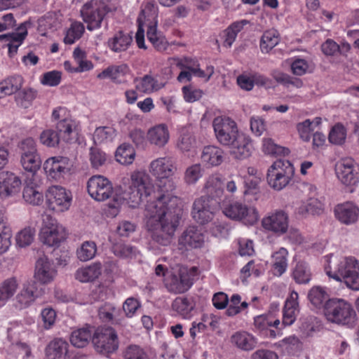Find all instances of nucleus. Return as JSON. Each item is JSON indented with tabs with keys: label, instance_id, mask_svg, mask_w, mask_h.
<instances>
[{
	"label": "nucleus",
	"instance_id": "nucleus-1",
	"mask_svg": "<svg viewBox=\"0 0 359 359\" xmlns=\"http://www.w3.org/2000/svg\"><path fill=\"white\" fill-rule=\"evenodd\" d=\"M182 213L177 198H170L167 203L166 196L163 194L157 200L147 202L144 213L146 227L152 240L163 246L170 244Z\"/></svg>",
	"mask_w": 359,
	"mask_h": 359
},
{
	"label": "nucleus",
	"instance_id": "nucleus-2",
	"mask_svg": "<svg viewBox=\"0 0 359 359\" xmlns=\"http://www.w3.org/2000/svg\"><path fill=\"white\" fill-rule=\"evenodd\" d=\"M128 188H125L123 198L127 201L131 207H136L142 201L143 197L150 195L151 182L149 175L144 171H134L130 178L123 179V184L130 183Z\"/></svg>",
	"mask_w": 359,
	"mask_h": 359
},
{
	"label": "nucleus",
	"instance_id": "nucleus-3",
	"mask_svg": "<svg viewBox=\"0 0 359 359\" xmlns=\"http://www.w3.org/2000/svg\"><path fill=\"white\" fill-rule=\"evenodd\" d=\"M329 268H325L329 277L344 281L348 287L353 290H359V263L354 257H344L334 264L333 269Z\"/></svg>",
	"mask_w": 359,
	"mask_h": 359
},
{
	"label": "nucleus",
	"instance_id": "nucleus-4",
	"mask_svg": "<svg viewBox=\"0 0 359 359\" xmlns=\"http://www.w3.org/2000/svg\"><path fill=\"white\" fill-rule=\"evenodd\" d=\"M324 315L331 323L353 327L356 313L351 304L342 299H331L325 304Z\"/></svg>",
	"mask_w": 359,
	"mask_h": 359
},
{
	"label": "nucleus",
	"instance_id": "nucleus-5",
	"mask_svg": "<svg viewBox=\"0 0 359 359\" xmlns=\"http://www.w3.org/2000/svg\"><path fill=\"white\" fill-rule=\"evenodd\" d=\"M176 170L175 161L170 156L156 158L149 165L150 172L158 179V187L163 193L171 192L175 189V184L170 177Z\"/></svg>",
	"mask_w": 359,
	"mask_h": 359
},
{
	"label": "nucleus",
	"instance_id": "nucleus-6",
	"mask_svg": "<svg viewBox=\"0 0 359 359\" xmlns=\"http://www.w3.org/2000/svg\"><path fill=\"white\" fill-rule=\"evenodd\" d=\"M293 173L294 168L290 161L278 160L268 169V184L275 190H282L289 184Z\"/></svg>",
	"mask_w": 359,
	"mask_h": 359
},
{
	"label": "nucleus",
	"instance_id": "nucleus-7",
	"mask_svg": "<svg viewBox=\"0 0 359 359\" xmlns=\"http://www.w3.org/2000/svg\"><path fill=\"white\" fill-rule=\"evenodd\" d=\"M109 11L107 5L103 1L90 0L83 4L80 13L83 20L87 24V29L93 31L101 27Z\"/></svg>",
	"mask_w": 359,
	"mask_h": 359
},
{
	"label": "nucleus",
	"instance_id": "nucleus-8",
	"mask_svg": "<svg viewBox=\"0 0 359 359\" xmlns=\"http://www.w3.org/2000/svg\"><path fill=\"white\" fill-rule=\"evenodd\" d=\"M72 121L64 118L57 122L55 129L44 130L39 135L40 142L48 147H56L61 140L68 142L73 132Z\"/></svg>",
	"mask_w": 359,
	"mask_h": 359
},
{
	"label": "nucleus",
	"instance_id": "nucleus-9",
	"mask_svg": "<svg viewBox=\"0 0 359 359\" xmlns=\"http://www.w3.org/2000/svg\"><path fill=\"white\" fill-rule=\"evenodd\" d=\"M65 229L57 223L50 215H43V225L40 231V239L43 244L50 247H57L65 240Z\"/></svg>",
	"mask_w": 359,
	"mask_h": 359
},
{
	"label": "nucleus",
	"instance_id": "nucleus-10",
	"mask_svg": "<svg viewBox=\"0 0 359 359\" xmlns=\"http://www.w3.org/2000/svg\"><path fill=\"white\" fill-rule=\"evenodd\" d=\"M223 213L229 218L253 225L259 219L257 209L239 201H232L223 208Z\"/></svg>",
	"mask_w": 359,
	"mask_h": 359
},
{
	"label": "nucleus",
	"instance_id": "nucleus-11",
	"mask_svg": "<svg viewBox=\"0 0 359 359\" xmlns=\"http://www.w3.org/2000/svg\"><path fill=\"white\" fill-rule=\"evenodd\" d=\"M92 342L97 351L102 354L113 353L118 347L117 334L111 327L96 329L93 334Z\"/></svg>",
	"mask_w": 359,
	"mask_h": 359
},
{
	"label": "nucleus",
	"instance_id": "nucleus-12",
	"mask_svg": "<svg viewBox=\"0 0 359 359\" xmlns=\"http://www.w3.org/2000/svg\"><path fill=\"white\" fill-rule=\"evenodd\" d=\"M212 125L217 140L224 146L229 147L240 133L236 122L229 118L216 117Z\"/></svg>",
	"mask_w": 359,
	"mask_h": 359
},
{
	"label": "nucleus",
	"instance_id": "nucleus-13",
	"mask_svg": "<svg viewBox=\"0 0 359 359\" xmlns=\"http://www.w3.org/2000/svg\"><path fill=\"white\" fill-rule=\"evenodd\" d=\"M87 189L89 195L98 201L108 199L113 194L111 182L102 175L91 177L88 181Z\"/></svg>",
	"mask_w": 359,
	"mask_h": 359
},
{
	"label": "nucleus",
	"instance_id": "nucleus-14",
	"mask_svg": "<svg viewBox=\"0 0 359 359\" xmlns=\"http://www.w3.org/2000/svg\"><path fill=\"white\" fill-rule=\"evenodd\" d=\"M72 167L70 160L64 156L48 158L43 163V170L47 176L53 180H60L67 174Z\"/></svg>",
	"mask_w": 359,
	"mask_h": 359
},
{
	"label": "nucleus",
	"instance_id": "nucleus-15",
	"mask_svg": "<svg viewBox=\"0 0 359 359\" xmlns=\"http://www.w3.org/2000/svg\"><path fill=\"white\" fill-rule=\"evenodd\" d=\"M336 174L345 185L354 186L359 182V166L351 159L343 160L337 163Z\"/></svg>",
	"mask_w": 359,
	"mask_h": 359
},
{
	"label": "nucleus",
	"instance_id": "nucleus-16",
	"mask_svg": "<svg viewBox=\"0 0 359 359\" xmlns=\"http://www.w3.org/2000/svg\"><path fill=\"white\" fill-rule=\"evenodd\" d=\"M289 218L287 214L282 210H276L262 219V226L275 233L281 235L287 232Z\"/></svg>",
	"mask_w": 359,
	"mask_h": 359
},
{
	"label": "nucleus",
	"instance_id": "nucleus-17",
	"mask_svg": "<svg viewBox=\"0 0 359 359\" xmlns=\"http://www.w3.org/2000/svg\"><path fill=\"white\" fill-rule=\"evenodd\" d=\"M46 198L49 208L55 211H64L70 206L71 197L62 187H50L46 194Z\"/></svg>",
	"mask_w": 359,
	"mask_h": 359
},
{
	"label": "nucleus",
	"instance_id": "nucleus-18",
	"mask_svg": "<svg viewBox=\"0 0 359 359\" xmlns=\"http://www.w3.org/2000/svg\"><path fill=\"white\" fill-rule=\"evenodd\" d=\"M42 293V288H39V284L35 280H31L25 285L22 290L17 294L14 305L19 309L27 308Z\"/></svg>",
	"mask_w": 359,
	"mask_h": 359
},
{
	"label": "nucleus",
	"instance_id": "nucleus-19",
	"mask_svg": "<svg viewBox=\"0 0 359 359\" xmlns=\"http://www.w3.org/2000/svg\"><path fill=\"white\" fill-rule=\"evenodd\" d=\"M57 273L53 264L46 256L39 257L36 263L34 278L39 284H48L53 280Z\"/></svg>",
	"mask_w": 359,
	"mask_h": 359
},
{
	"label": "nucleus",
	"instance_id": "nucleus-20",
	"mask_svg": "<svg viewBox=\"0 0 359 359\" xmlns=\"http://www.w3.org/2000/svg\"><path fill=\"white\" fill-rule=\"evenodd\" d=\"M191 215L201 225L210 222L213 218V212L210 209V199L205 196L196 199L193 203Z\"/></svg>",
	"mask_w": 359,
	"mask_h": 359
},
{
	"label": "nucleus",
	"instance_id": "nucleus-21",
	"mask_svg": "<svg viewBox=\"0 0 359 359\" xmlns=\"http://www.w3.org/2000/svg\"><path fill=\"white\" fill-rule=\"evenodd\" d=\"M334 214L341 223L346 225L353 224L359 218V208L352 202H346L334 208Z\"/></svg>",
	"mask_w": 359,
	"mask_h": 359
},
{
	"label": "nucleus",
	"instance_id": "nucleus-22",
	"mask_svg": "<svg viewBox=\"0 0 359 359\" xmlns=\"http://www.w3.org/2000/svg\"><path fill=\"white\" fill-rule=\"evenodd\" d=\"M229 146L231 154L237 159H244L251 155L252 146L251 140L247 135L240 132Z\"/></svg>",
	"mask_w": 359,
	"mask_h": 359
},
{
	"label": "nucleus",
	"instance_id": "nucleus-23",
	"mask_svg": "<svg viewBox=\"0 0 359 359\" xmlns=\"http://www.w3.org/2000/svg\"><path fill=\"white\" fill-rule=\"evenodd\" d=\"M21 185L20 178L10 172L0 174V197L5 198L19 192Z\"/></svg>",
	"mask_w": 359,
	"mask_h": 359
},
{
	"label": "nucleus",
	"instance_id": "nucleus-24",
	"mask_svg": "<svg viewBox=\"0 0 359 359\" xmlns=\"http://www.w3.org/2000/svg\"><path fill=\"white\" fill-rule=\"evenodd\" d=\"M205 241V236L201 229L196 226H189L179 238V244L187 250L200 248Z\"/></svg>",
	"mask_w": 359,
	"mask_h": 359
},
{
	"label": "nucleus",
	"instance_id": "nucleus-25",
	"mask_svg": "<svg viewBox=\"0 0 359 359\" xmlns=\"http://www.w3.org/2000/svg\"><path fill=\"white\" fill-rule=\"evenodd\" d=\"M156 11L157 8L154 4L147 3L137 18L138 29L135 34V39L137 45L140 48H146L144 45V31L143 29L144 21L145 20H154L156 16Z\"/></svg>",
	"mask_w": 359,
	"mask_h": 359
},
{
	"label": "nucleus",
	"instance_id": "nucleus-26",
	"mask_svg": "<svg viewBox=\"0 0 359 359\" xmlns=\"http://www.w3.org/2000/svg\"><path fill=\"white\" fill-rule=\"evenodd\" d=\"M193 283L187 276H177L170 274L165 280V286L170 292L175 294H181L187 291Z\"/></svg>",
	"mask_w": 359,
	"mask_h": 359
},
{
	"label": "nucleus",
	"instance_id": "nucleus-27",
	"mask_svg": "<svg viewBox=\"0 0 359 359\" xmlns=\"http://www.w3.org/2000/svg\"><path fill=\"white\" fill-rule=\"evenodd\" d=\"M231 342L238 348L250 351L253 350L257 344V339L246 332H237L231 337Z\"/></svg>",
	"mask_w": 359,
	"mask_h": 359
},
{
	"label": "nucleus",
	"instance_id": "nucleus-28",
	"mask_svg": "<svg viewBox=\"0 0 359 359\" xmlns=\"http://www.w3.org/2000/svg\"><path fill=\"white\" fill-rule=\"evenodd\" d=\"M297 299V292H292L290 298L285 302L283 318V323L285 325H290L295 320L297 313L299 312Z\"/></svg>",
	"mask_w": 359,
	"mask_h": 359
},
{
	"label": "nucleus",
	"instance_id": "nucleus-29",
	"mask_svg": "<svg viewBox=\"0 0 359 359\" xmlns=\"http://www.w3.org/2000/svg\"><path fill=\"white\" fill-rule=\"evenodd\" d=\"M69 344L61 338L52 340L46 348V356L49 359H58L62 355L66 356L68 353Z\"/></svg>",
	"mask_w": 359,
	"mask_h": 359
},
{
	"label": "nucleus",
	"instance_id": "nucleus-30",
	"mask_svg": "<svg viewBox=\"0 0 359 359\" xmlns=\"http://www.w3.org/2000/svg\"><path fill=\"white\" fill-rule=\"evenodd\" d=\"M201 160L210 166H217L223 161V151L215 146H207L203 149Z\"/></svg>",
	"mask_w": 359,
	"mask_h": 359
},
{
	"label": "nucleus",
	"instance_id": "nucleus-31",
	"mask_svg": "<svg viewBox=\"0 0 359 359\" xmlns=\"http://www.w3.org/2000/svg\"><path fill=\"white\" fill-rule=\"evenodd\" d=\"M195 304L192 297L180 296L175 299L172 304V309L183 318H189Z\"/></svg>",
	"mask_w": 359,
	"mask_h": 359
},
{
	"label": "nucleus",
	"instance_id": "nucleus-32",
	"mask_svg": "<svg viewBox=\"0 0 359 359\" xmlns=\"http://www.w3.org/2000/svg\"><path fill=\"white\" fill-rule=\"evenodd\" d=\"M308 299L316 309H325V304L330 299L325 289L320 286H313L309 291Z\"/></svg>",
	"mask_w": 359,
	"mask_h": 359
},
{
	"label": "nucleus",
	"instance_id": "nucleus-33",
	"mask_svg": "<svg viewBox=\"0 0 359 359\" xmlns=\"http://www.w3.org/2000/svg\"><path fill=\"white\" fill-rule=\"evenodd\" d=\"M147 138L151 144L163 147L169 139L168 128L163 125L155 126L148 131Z\"/></svg>",
	"mask_w": 359,
	"mask_h": 359
},
{
	"label": "nucleus",
	"instance_id": "nucleus-34",
	"mask_svg": "<svg viewBox=\"0 0 359 359\" xmlns=\"http://www.w3.org/2000/svg\"><path fill=\"white\" fill-rule=\"evenodd\" d=\"M132 41L133 38L130 34L118 31L109 40L108 44L111 50L118 53L126 50Z\"/></svg>",
	"mask_w": 359,
	"mask_h": 359
},
{
	"label": "nucleus",
	"instance_id": "nucleus-35",
	"mask_svg": "<svg viewBox=\"0 0 359 359\" xmlns=\"http://www.w3.org/2000/svg\"><path fill=\"white\" fill-rule=\"evenodd\" d=\"M102 265L100 262L94 263L88 267L77 270L76 278L81 282H90L97 278L101 274Z\"/></svg>",
	"mask_w": 359,
	"mask_h": 359
},
{
	"label": "nucleus",
	"instance_id": "nucleus-36",
	"mask_svg": "<svg viewBox=\"0 0 359 359\" xmlns=\"http://www.w3.org/2000/svg\"><path fill=\"white\" fill-rule=\"evenodd\" d=\"M92 338V331L89 327H86L73 331L70 337V341L75 347L83 348L88 344Z\"/></svg>",
	"mask_w": 359,
	"mask_h": 359
},
{
	"label": "nucleus",
	"instance_id": "nucleus-37",
	"mask_svg": "<svg viewBox=\"0 0 359 359\" xmlns=\"http://www.w3.org/2000/svg\"><path fill=\"white\" fill-rule=\"evenodd\" d=\"M206 194L211 198H220L224 193L223 183L217 175H212L207 180L204 187Z\"/></svg>",
	"mask_w": 359,
	"mask_h": 359
},
{
	"label": "nucleus",
	"instance_id": "nucleus-38",
	"mask_svg": "<svg viewBox=\"0 0 359 359\" xmlns=\"http://www.w3.org/2000/svg\"><path fill=\"white\" fill-rule=\"evenodd\" d=\"M18 30L20 32H12V37L7 41L8 42L7 46L8 48L10 57H13L16 54L18 47L22 44L27 35V31L25 24H21L18 27Z\"/></svg>",
	"mask_w": 359,
	"mask_h": 359
},
{
	"label": "nucleus",
	"instance_id": "nucleus-39",
	"mask_svg": "<svg viewBox=\"0 0 359 359\" xmlns=\"http://www.w3.org/2000/svg\"><path fill=\"white\" fill-rule=\"evenodd\" d=\"M287 254V250L284 248H280L278 251L273 254V271L275 276H280L286 271Z\"/></svg>",
	"mask_w": 359,
	"mask_h": 359
},
{
	"label": "nucleus",
	"instance_id": "nucleus-40",
	"mask_svg": "<svg viewBox=\"0 0 359 359\" xmlns=\"http://www.w3.org/2000/svg\"><path fill=\"white\" fill-rule=\"evenodd\" d=\"M115 157L121 164L130 165L135 159V151L130 144L124 143L117 148Z\"/></svg>",
	"mask_w": 359,
	"mask_h": 359
},
{
	"label": "nucleus",
	"instance_id": "nucleus-41",
	"mask_svg": "<svg viewBox=\"0 0 359 359\" xmlns=\"http://www.w3.org/2000/svg\"><path fill=\"white\" fill-rule=\"evenodd\" d=\"M128 67L126 65L111 66L104 69L97 75L98 79L110 78L116 83H121V78L126 74Z\"/></svg>",
	"mask_w": 359,
	"mask_h": 359
},
{
	"label": "nucleus",
	"instance_id": "nucleus-42",
	"mask_svg": "<svg viewBox=\"0 0 359 359\" xmlns=\"http://www.w3.org/2000/svg\"><path fill=\"white\" fill-rule=\"evenodd\" d=\"M18 287L15 277L8 278L0 283V302H6L15 293Z\"/></svg>",
	"mask_w": 359,
	"mask_h": 359
},
{
	"label": "nucleus",
	"instance_id": "nucleus-43",
	"mask_svg": "<svg viewBox=\"0 0 359 359\" xmlns=\"http://www.w3.org/2000/svg\"><path fill=\"white\" fill-rule=\"evenodd\" d=\"M147 35L149 41L157 50L163 51L167 48L168 41L163 35L157 32L156 22L155 25L149 26Z\"/></svg>",
	"mask_w": 359,
	"mask_h": 359
},
{
	"label": "nucleus",
	"instance_id": "nucleus-44",
	"mask_svg": "<svg viewBox=\"0 0 359 359\" xmlns=\"http://www.w3.org/2000/svg\"><path fill=\"white\" fill-rule=\"evenodd\" d=\"M292 278L298 284L309 283L311 279V273L308 265L303 262H299L292 271Z\"/></svg>",
	"mask_w": 359,
	"mask_h": 359
},
{
	"label": "nucleus",
	"instance_id": "nucleus-45",
	"mask_svg": "<svg viewBox=\"0 0 359 359\" xmlns=\"http://www.w3.org/2000/svg\"><path fill=\"white\" fill-rule=\"evenodd\" d=\"M97 245L94 241H88L83 242L76 250L77 258L81 262H87L92 259L96 255Z\"/></svg>",
	"mask_w": 359,
	"mask_h": 359
},
{
	"label": "nucleus",
	"instance_id": "nucleus-46",
	"mask_svg": "<svg viewBox=\"0 0 359 359\" xmlns=\"http://www.w3.org/2000/svg\"><path fill=\"white\" fill-rule=\"evenodd\" d=\"M116 136V130L111 127L102 126L95 129L93 141L97 144L111 142Z\"/></svg>",
	"mask_w": 359,
	"mask_h": 359
},
{
	"label": "nucleus",
	"instance_id": "nucleus-47",
	"mask_svg": "<svg viewBox=\"0 0 359 359\" xmlns=\"http://www.w3.org/2000/svg\"><path fill=\"white\" fill-rule=\"evenodd\" d=\"M279 42L277 33L274 30H269L264 33L260 41V48L262 53H268Z\"/></svg>",
	"mask_w": 359,
	"mask_h": 359
},
{
	"label": "nucleus",
	"instance_id": "nucleus-48",
	"mask_svg": "<svg viewBox=\"0 0 359 359\" xmlns=\"http://www.w3.org/2000/svg\"><path fill=\"white\" fill-rule=\"evenodd\" d=\"M203 169L200 163H196L189 166L185 172L184 180L187 184H194L202 177Z\"/></svg>",
	"mask_w": 359,
	"mask_h": 359
},
{
	"label": "nucleus",
	"instance_id": "nucleus-49",
	"mask_svg": "<svg viewBox=\"0 0 359 359\" xmlns=\"http://www.w3.org/2000/svg\"><path fill=\"white\" fill-rule=\"evenodd\" d=\"M25 201L34 205H39L43 200V194L32 186H27L23 189Z\"/></svg>",
	"mask_w": 359,
	"mask_h": 359
},
{
	"label": "nucleus",
	"instance_id": "nucleus-50",
	"mask_svg": "<svg viewBox=\"0 0 359 359\" xmlns=\"http://www.w3.org/2000/svg\"><path fill=\"white\" fill-rule=\"evenodd\" d=\"M83 25L79 22H75L72 24L70 28L67 30L64 42L67 44H72L76 40L80 39L84 32Z\"/></svg>",
	"mask_w": 359,
	"mask_h": 359
},
{
	"label": "nucleus",
	"instance_id": "nucleus-51",
	"mask_svg": "<svg viewBox=\"0 0 359 359\" xmlns=\"http://www.w3.org/2000/svg\"><path fill=\"white\" fill-rule=\"evenodd\" d=\"M20 162L25 170L33 173L39 169L41 164L39 154L21 156Z\"/></svg>",
	"mask_w": 359,
	"mask_h": 359
},
{
	"label": "nucleus",
	"instance_id": "nucleus-52",
	"mask_svg": "<svg viewBox=\"0 0 359 359\" xmlns=\"http://www.w3.org/2000/svg\"><path fill=\"white\" fill-rule=\"evenodd\" d=\"M34 229L28 226L21 230L16 236V243L20 248L29 245L34 241Z\"/></svg>",
	"mask_w": 359,
	"mask_h": 359
},
{
	"label": "nucleus",
	"instance_id": "nucleus-53",
	"mask_svg": "<svg viewBox=\"0 0 359 359\" xmlns=\"http://www.w3.org/2000/svg\"><path fill=\"white\" fill-rule=\"evenodd\" d=\"M113 253L119 257L129 258L133 257L136 253V249L130 245L117 242L112 245Z\"/></svg>",
	"mask_w": 359,
	"mask_h": 359
},
{
	"label": "nucleus",
	"instance_id": "nucleus-54",
	"mask_svg": "<svg viewBox=\"0 0 359 359\" xmlns=\"http://www.w3.org/2000/svg\"><path fill=\"white\" fill-rule=\"evenodd\" d=\"M89 160L93 168L98 169L104 165L107 161V155L97 147H91L89 153Z\"/></svg>",
	"mask_w": 359,
	"mask_h": 359
},
{
	"label": "nucleus",
	"instance_id": "nucleus-55",
	"mask_svg": "<svg viewBox=\"0 0 359 359\" xmlns=\"http://www.w3.org/2000/svg\"><path fill=\"white\" fill-rule=\"evenodd\" d=\"M263 151L264 153L271 155L286 156L289 154V149L287 148L277 145L270 138L263 140Z\"/></svg>",
	"mask_w": 359,
	"mask_h": 359
},
{
	"label": "nucleus",
	"instance_id": "nucleus-56",
	"mask_svg": "<svg viewBox=\"0 0 359 359\" xmlns=\"http://www.w3.org/2000/svg\"><path fill=\"white\" fill-rule=\"evenodd\" d=\"M1 83L6 88L7 93L12 95L22 88L23 78L20 75L13 76L4 80Z\"/></svg>",
	"mask_w": 359,
	"mask_h": 359
},
{
	"label": "nucleus",
	"instance_id": "nucleus-57",
	"mask_svg": "<svg viewBox=\"0 0 359 359\" xmlns=\"http://www.w3.org/2000/svg\"><path fill=\"white\" fill-rule=\"evenodd\" d=\"M346 137L345 128L340 124L335 125L329 134V141L334 144H341Z\"/></svg>",
	"mask_w": 359,
	"mask_h": 359
},
{
	"label": "nucleus",
	"instance_id": "nucleus-58",
	"mask_svg": "<svg viewBox=\"0 0 359 359\" xmlns=\"http://www.w3.org/2000/svg\"><path fill=\"white\" fill-rule=\"evenodd\" d=\"M189 71H182L177 76V80L180 82H183L184 80L189 81L191 80V75L194 74L196 76L200 78H204L206 76V74L204 71L198 68V65L194 66L186 65Z\"/></svg>",
	"mask_w": 359,
	"mask_h": 359
},
{
	"label": "nucleus",
	"instance_id": "nucleus-59",
	"mask_svg": "<svg viewBox=\"0 0 359 359\" xmlns=\"http://www.w3.org/2000/svg\"><path fill=\"white\" fill-rule=\"evenodd\" d=\"M125 359H149L142 348L137 345L129 346L124 352Z\"/></svg>",
	"mask_w": 359,
	"mask_h": 359
},
{
	"label": "nucleus",
	"instance_id": "nucleus-60",
	"mask_svg": "<svg viewBox=\"0 0 359 359\" xmlns=\"http://www.w3.org/2000/svg\"><path fill=\"white\" fill-rule=\"evenodd\" d=\"M196 140L190 133H184L180 138L177 146L182 151H189L195 147Z\"/></svg>",
	"mask_w": 359,
	"mask_h": 359
},
{
	"label": "nucleus",
	"instance_id": "nucleus-61",
	"mask_svg": "<svg viewBox=\"0 0 359 359\" xmlns=\"http://www.w3.org/2000/svg\"><path fill=\"white\" fill-rule=\"evenodd\" d=\"M41 316L43 323V327L45 329H49L55 323L56 312L52 308H45L41 311Z\"/></svg>",
	"mask_w": 359,
	"mask_h": 359
},
{
	"label": "nucleus",
	"instance_id": "nucleus-62",
	"mask_svg": "<svg viewBox=\"0 0 359 359\" xmlns=\"http://www.w3.org/2000/svg\"><path fill=\"white\" fill-rule=\"evenodd\" d=\"M297 129L300 135V137L304 141H309L311 139V133L313 130L312 128V121L306 119L302 123L297 125Z\"/></svg>",
	"mask_w": 359,
	"mask_h": 359
},
{
	"label": "nucleus",
	"instance_id": "nucleus-63",
	"mask_svg": "<svg viewBox=\"0 0 359 359\" xmlns=\"http://www.w3.org/2000/svg\"><path fill=\"white\" fill-rule=\"evenodd\" d=\"M61 72L59 71H51L43 74L41 83L49 86H56L61 81Z\"/></svg>",
	"mask_w": 359,
	"mask_h": 359
},
{
	"label": "nucleus",
	"instance_id": "nucleus-64",
	"mask_svg": "<svg viewBox=\"0 0 359 359\" xmlns=\"http://www.w3.org/2000/svg\"><path fill=\"white\" fill-rule=\"evenodd\" d=\"M184 97L187 102H194L198 100L203 95V91L194 86H184L182 88Z\"/></svg>",
	"mask_w": 359,
	"mask_h": 359
}]
</instances>
